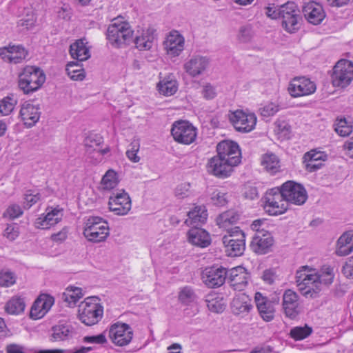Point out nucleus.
<instances>
[{
    "mask_svg": "<svg viewBox=\"0 0 353 353\" xmlns=\"http://www.w3.org/2000/svg\"><path fill=\"white\" fill-rule=\"evenodd\" d=\"M83 234L88 241H105L110 234L108 223L101 217L90 216L85 222Z\"/></svg>",
    "mask_w": 353,
    "mask_h": 353,
    "instance_id": "obj_5",
    "label": "nucleus"
},
{
    "mask_svg": "<svg viewBox=\"0 0 353 353\" xmlns=\"http://www.w3.org/2000/svg\"><path fill=\"white\" fill-rule=\"evenodd\" d=\"M227 277L234 290L242 291L248 285L250 276L243 267L238 266L228 271Z\"/></svg>",
    "mask_w": 353,
    "mask_h": 353,
    "instance_id": "obj_23",
    "label": "nucleus"
},
{
    "mask_svg": "<svg viewBox=\"0 0 353 353\" xmlns=\"http://www.w3.org/2000/svg\"><path fill=\"white\" fill-rule=\"evenodd\" d=\"M188 216L185 223L194 228L205 222L208 213L204 206H196L188 213Z\"/></svg>",
    "mask_w": 353,
    "mask_h": 353,
    "instance_id": "obj_31",
    "label": "nucleus"
},
{
    "mask_svg": "<svg viewBox=\"0 0 353 353\" xmlns=\"http://www.w3.org/2000/svg\"><path fill=\"white\" fill-rule=\"evenodd\" d=\"M78 64L71 62L67 65L66 72L69 77L74 81H81L85 78V72L82 68H77Z\"/></svg>",
    "mask_w": 353,
    "mask_h": 353,
    "instance_id": "obj_47",
    "label": "nucleus"
},
{
    "mask_svg": "<svg viewBox=\"0 0 353 353\" xmlns=\"http://www.w3.org/2000/svg\"><path fill=\"white\" fill-rule=\"evenodd\" d=\"M205 302L209 310L219 313L223 312L225 307L223 299L216 294H210L205 297Z\"/></svg>",
    "mask_w": 353,
    "mask_h": 353,
    "instance_id": "obj_40",
    "label": "nucleus"
},
{
    "mask_svg": "<svg viewBox=\"0 0 353 353\" xmlns=\"http://www.w3.org/2000/svg\"><path fill=\"white\" fill-rule=\"evenodd\" d=\"M287 203L301 205L307 199V193L303 185L292 181H288L281 186Z\"/></svg>",
    "mask_w": 353,
    "mask_h": 353,
    "instance_id": "obj_11",
    "label": "nucleus"
},
{
    "mask_svg": "<svg viewBox=\"0 0 353 353\" xmlns=\"http://www.w3.org/2000/svg\"><path fill=\"white\" fill-rule=\"evenodd\" d=\"M353 251V232L343 233L337 241L336 253L339 256L348 255Z\"/></svg>",
    "mask_w": 353,
    "mask_h": 353,
    "instance_id": "obj_32",
    "label": "nucleus"
},
{
    "mask_svg": "<svg viewBox=\"0 0 353 353\" xmlns=\"http://www.w3.org/2000/svg\"><path fill=\"white\" fill-rule=\"evenodd\" d=\"M109 209L117 215H125L131 209V199L124 190L112 193L109 198Z\"/></svg>",
    "mask_w": 353,
    "mask_h": 353,
    "instance_id": "obj_16",
    "label": "nucleus"
},
{
    "mask_svg": "<svg viewBox=\"0 0 353 353\" xmlns=\"http://www.w3.org/2000/svg\"><path fill=\"white\" fill-rule=\"evenodd\" d=\"M179 299L183 304L188 305L194 301L196 294L192 288L185 286L179 292Z\"/></svg>",
    "mask_w": 353,
    "mask_h": 353,
    "instance_id": "obj_50",
    "label": "nucleus"
},
{
    "mask_svg": "<svg viewBox=\"0 0 353 353\" xmlns=\"http://www.w3.org/2000/svg\"><path fill=\"white\" fill-rule=\"evenodd\" d=\"M231 307L235 314L248 312L252 307L251 300L245 294H239L233 299Z\"/></svg>",
    "mask_w": 353,
    "mask_h": 353,
    "instance_id": "obj_34",
    "label": "nucleus"
},
{
    "mask_svg": "<svg viewBox=\"0 0 353 353\" xmlns=\"http://www.w3.org/2000/svg\"><path fill=\"white\" fill-rule=\"evenodd\" d=\"M99 301L98 297L90 296L86 298L79 305V319L85 325H95L102 318L103 307Z\"/></svg>",
    "mask_w": 353,
    "mask_h": 353,
    "instance_id": "obj_4",
    "label": "nucleus"
},
{
    "mask_svg": "<svg viewBox=\"0 0 353 353\" xmlns=\"http://www.w3.org/2000/svg\"><path fill=\"white\" fill-rule=\"evenodd\" d=\"M211 200L214 205L218 206H223L228 202L226 194L217 190L212 193Z\"/></svg>",
    "mask_w": 353,
    "mask_h": 353,
    "instance_id": "obj_54",
    "label": "nucleus"
},
{
    "mask_svg": "<svg viewBox=\"0 0 353 353\" xmlns=\"http://www.w3.org/2000/svg\"><path fill=\"white\" fill-rule=\"evenodd\" d=\"M19 226L17 224H8L4 230L3 235L10 241L15 240L19 236Z\"/></svg>",
    "mask_w": 353,
    "mask_h": 353,
    "instance_id": "obj_55",
    "label": "nucleus"
},
{
    "mask_svg": "<svg viewBox=\"0 0 353 353\" xmlns=\"http://www.w3.org/2000/svg\"><path fill=\"white\" fill-rule=\"evenodd\" d=\"M41 111L39 105H34L30 101L21 104L19 117L27 128H32L39 120Z\"/></svg>",
    "mask_w": 353,
    "mask_h": 353,
    "instance_id": "obj_21",
    "label": "nucleus"
},
{
    "mask_svg": "<svg viewBox=\"0 0 353 353\" xmlns=\"http://www.w3.org/2000/svg\"><path fill=\"white\" fill-rule=\"evenodd\" d=\"M54 304V298L47 294L40 295L30 310V317L34 319L42 318Z\"/></svg>",
    "mask_w": 353,
    "mask_h": 353,
    "instance_id": "obj_25",
    "label": "nucleus"
},
{
    "mask_svg": "<svg viewBox=\"0 0 353 353\" xmlns=\"http://www.w3.org/2000/svg\"><path fill=\"white\" fill-rule=\"evenodd\" d=\"M36 18L32 12L27 14L25 17L21 18L17 22L19 27L23 28V29H30L34 26Z\"/></svg>",
    "mask_w": 353,
    "mask_h": 353,
    "instance_id": "obj_53",
    "label": "nucleus"
},
{
    "mask_svg": "<svg viewBox=\"0 0 353 353\" xmlns=\"http://www.w3.org/2000/svg\"><path fill=\"white\" fill-rule=\"evenodd\" d=\"M154 39V30L148 29L143 30L141 35L136 37L134 43L140 50H146L152 48Z\"/></svg>",
    "mask_w": 353,
    "mask_h": 353,
    "instance_id": "obj_36",
    "label": "nucleus"
},
{
    "mask_svg": "<svg viewBox=\"0 0 353 353\" xmlns=\"http://www.w3.org/2000/svg\"><path fill=\"white\" fill-rule=\"evenodd\" d=\"M26 303L23 298L19 296H13L6 303V311L10 314H19L24 311Z\"/></svg>",
    "mask_w": 353,
    "mask_h": 353,
    "instance_id": "obj_41",
    "label": "nucleus"
},
{
    "mask_svg": "<svg viewBox=\"0 0 353 353\" xmlns=\"http://www.w3.org/2000/svg\"><path fill=\"white\" fill-rule=\"evenodd\" d=\"M101 183L105 190H110L114 188L118 184L116 172L112 170L107 171L102 178Z\"/></svg>",
    "mask_w": 353,
    "mask_h": 353,
    "instance_id": "obj_46",
    "label": "nucleus"
},
{
    "mask_svg": "<svg viewBox=\"0 0 353 353\" xmlns=\"http://www.w3.org/2000/svg\"><path fill=\"white\" fill-rule=\"evenodd\" d=\"M334 126L336 132L341 137H347L352 131V126L347 124L345 119H337Z\"/></svg>",
    "mask_w": 353,
    "mask_h": 353,
    "instance_id": "obj_49",
    "label": "nucleus"
},
{
    "mask_svg": "<svg viewBox=\"0 0 353 353\" xmlns=\"http://www.w3.org/2000/svg\"><path fill=\"white\" fill-rule=\"evenodd\" d=\"M342 272L345 277L353 279V256L349 258L345 262Z\"/></svg>",
    "mask_w": 353,
    "mask_h": 353,
    "instance_id": "obj_64",
    "label": "nucleus"
},
{
    "mask_svg": "<svg viewBox=\"0 0 353 353\" xmlns=\"http://www.w3.org/2000/svg\"><path fill=\"white\" fill-rule=\"evenodd\" d=\"M303 13L309 23L318 25L325 17L323 7L316 3L310 2L303 8Z\"/></svg>",
    "mask_w": 353,
    "mask_h": 353,
    "instance_id": "obj_30",
    "label": "nucleus"
},
{
    "mask_svg": "<svg viewBox=\"0 0 353 353\" xmlns=\"http://www.w3.org/2000/svg\"><path fill=\"white\" fill-rule=\"evenodd\" d=\"M157 87L159 92L166 96L174 94L178 89L177 82L174 79V76L171 75L160 81Z\"/></svg>",
    "mask_w": 353,
    "mask_h": 353,
    "instance_id": "obj_39",
    "label": "nucleus"
},
{
    "mask_svg": "<svg viewBox=\"0 0 353 353\" xmlns=\"http://www.w3.org/2000/svg\"><path fill=\"white\" fill-rule=\"evenodd\" d=\"M69 233V228L63 227L60 231L53 233L50 236V239L57 243H61L66 240Z\"/></svg>",
    "mask_w": 353,
    "mask_h": 353,
    "instance_id": "obj_56",
    "label": "nucleus"
},
{
    "mask_svg": "<svg viewBox=\"0 0 353 353\" xmlns=\"http://www.w3.org/2000/svg\"><path fill=\"white\" fill-rule=\"evenodd\" d=\"M225 252L229 256H239L243 254L245 249V235L239 227L231 228L228 234L223 237Z\"/></svg>",
    "mask_w": 353,
    "mask_h": 353,
    "instance_id": "obj_8",
    "label": "nucleus"
},
{
    "mask_svg": "<svg viewBox=\"0 0 353 353\" xmlns=\"http://www.w3.org/2000/svg\"><path fill=\"white\" fill-rule=\"evenodd\" d=\"M164 47L168 54L178 56L183 50L184 38L177 32H171L164 42Z\"/></svg>",
    "mask_w": 353,
    "mask_h": 353,
    "instance_id": "obj_29",
    "label": "nucleus"
},
{
    "mask_svg": "<svg viewBox=\"0 0 353 353\" xmlns=\"http://www.w3.org/2000/svg\"><path fill=\"white\" fill-rule=\"evenodd\" d=\"M327 155L321 151H316V150H312L306 152L303 157V159L312 160V161L321 162L325 161Z\"/></svg>",
    "mask_w": 353,
    "mask_h": 353,
    "instance_id": "obj_52",
    "label": "nucleus"
},
{
    "mask_svg": "<svg viewBox=\"0 0 353 353\" xmlns=\"http://www.w3.org/2000/svg\"><path fill=\"white\" fill-rule=\"evenodd\" d=\"M131 148L128 150L126 152V156L132 162L137 163L140 160L139 157L137 156V152L139 151V145L138 143H132Z\"/></svg>",
    "mask_w": 353,
    "mask_h": 353,
    "instance_id": "obj_60",
    "label": "nucleus"
},
{
    "mask_svg": "<svg viewBox=\"0 0 353 353\" xmlns=\"http://www.w3.org/2000/svg\"><path fill=\"white\" fill-rule=\"evenodd\" d=\"M283 310L286 316L294 319L299 313V296L293 290H286L283 294Z\"/></svg>",
    "mask_w": 353,
    "mask_h": 353,
    "instance_id": "obj_24",
    "label": "nucleus"
},
{
    "mask_svg": "<svg viewBox=\"0 0 353 353\" xmlns=\"http://www.w3.org/2000/svg\"><path fill=\"white\" fill-rule=\"evenodd\" d=\"M228 117L234 128L241 132L252 131L256 123V117L254 113L246 114L241 110L230 112Z\"/></svg>",
    "mask_w": 353,
    "mask_h": 353,
    "instance_id": "obj_12",
    "label": "nucleus"
},
{
    "mask_svg": "<svg viewBox=\"0 0 353 353\" xmlns=\"http://www.w3.org/2000/svg\"><path fill=\"white\" fill-rule=\"evenodd\" d=\"M279 110V108L277 105L274 103H270L261 109V114L264 117H268L275 114Z\"/></svg>",
    "mask_w": 353,
    "mask_h": 353,
    "instance_id": "obj_59",
    "label": "nucleus"
},
{
    "mask_svg": "<svg viewBox=\"0 0 353 353\" xmlns=\"http://www.w3.org/2000/svg\"><path fill=\"white\" fill-rule=\"evenodd\" d=\"M133 30L129 23L119 17L113 19L107 30V39L115 48H121L129 43L132 39Z\"/></svg>",
    "mask_w": 353,
    "mask_h": 353,
    "instance_id": "obj_2",
    "label": "nucleus"
},
{
    "mask_svg": "<svg viewBox=\"0 0 353 353\" xmlns=\"http://www.w3.org/2000/svg\"><path fill=\"white\" fill-rule=\"evenodd\" d=\"M17 100L14 94H11L0 100V114L9 115L14 109Z\"/></svg>",
    "mask_w": 353,
    "mask_h": 353,
    "instance_id": "obj_44",
    "label": "nucleus"
},
{
    "mask_svg": "<svg viewBox=\"0 0 353 353\" xmlns=\"http://www.w3.org/2000/svg\"><path fill=\"white\" fill-rule=\"evenodd\" d=\"M275 132L282 139H289L291 126L284 120H277L275 123Z\"/></svg>",
    "mask_w": 353,
    "mask_h": 353,
    "instance_id": "obj_48",
    "label": "nucleus"
},
{
    "mask_svg": "<svg viewBox=\"0 0 353 353\" xmlns=\"http://www.w3.org/2000/svg\"><path fill=\"white\" fill-rule=\"evenodd\" d=\"M23 214V211L19 205L13 204L8 208L3 213V216L10 219H15L20 216Z\"/></svg>",
    "mask_w": 353,
    "mask_h": 353,
    "instance_id": "obj_57",
    "label": "nucleus"
},
{
    "mask_svg": "<svg viewBox=\"0 0 353 353\" xmlns=\"http://www.w3.org/2000/svg\"><path fill=\"white\" fill-rule=\"evenodd\" d=\"M316 89V84L305 77L294 78L288 87L289 93L293 97L311 94Z\"/></svg>",
    "mask_w": 353,
    "mask_h": 353,
    "instance_id": "obj_17",
    "label": "nucleus"
},
{
    "mask_svg": "<svg viewBox=\"0 0 353 353\" xmlns=\"http://www.w3.org/2000/svg\"><path fill=\"white\" fill-rule=\"evenodd\" d=\"M312 332V328L307 325L296 326L290 330V336L295 341H301L309 336Z\"/></svg>",
    "mask_w": 353,
    "mask_h": 353,
    "instance_id": "obj_45",
    "label": "nucleus"
},
{
    "mask_svg": "<svg viewBox=\"0 0 353 353\" xmlns=\"http://www.w3.org/2000/svg\"><path fill=\"white\" fill-rule=\"evenodd\" d=\"M274 243V239L270 233L267 231L256 232L250 243L251 250L258 254L268 253Z\"/></svg>",
    "mask_w": 353,
    "mask_h": 353,
    "instance_id": "obj_20",
    "label": "nucleus"
},
{
    "mask_svg": "<svg viewBox=\"0 0 353 353\" xmlns=\"http://www.w3.org/2000/svg\"><path fill=\"white\" fill-rule=\"evenodd\" d=\"M190 184L183 183L179 185L175 189V194L179 198H184L188 196L190 192Z\"/></svg>",
    "mask_w": 353,
    "mask_h": 353,
    "instance_id": "obj_63",
    "label": "nucleus"
},
{
    "mask_svg": "<svg viewBox=\"0 0 353 353\" xmlns=\"http://www.w3.org/2000/svg\"><path fill=\"white\" fill-rule=\"evenodd\" d=\"M315 276L317 277L316 281L319 283L321 288L323 285L328 286L334 281V269L330 266L324 265L319 273L315 270Z\"/></svg>",
    "mask_w": 353,
    "mask_h": 353,
    "instance_id": "obj_43",
    "label": "nucleus"
},
{
    "mask_svg": "<svg viewBox=\"0 0 353 353\" xmlns=\"http://www.w3.org/2000/svg\"><path fill=\"white\" fill-rule=\"evenodd\" d=\"M45 81V74L39 68L28 65L19 74L18 85L24 94H28L39 90Z\"/></svg>",
    "mask_w": 353,
    "mask_h": 353,
    "instance_id": "obj_3",
    "label": "nucleus"
},
{
    "mask_svg": "<svg viewBox=\"0 0 353 353\" xmlns=\"http://www.w3.org/2000/svg\"><path fill=\"white\" fill-rule=\"evenodd\" d=\"M171 134L176 142L189 145L195 141L197 132L189 121L180 120L172 124Z\"/></svg>",
    "mask_w": 353,
    "mask_h": 353,
    "instance_id": "obj_10",
    "label": "nucleus"
},
{
    "mask_svg": "<svg viewBox=\"0 0 353 353\" xmlns=\"http://www.w3.org/2000/svg\"><path fill=\"white\" fill-rule=\"evenodd\" d=\"M315 276V269L303 265L296 272L295 281L298 290L305 298L315 299L322 290Z\"/></svg>",
    "mask_w": 353,
    "mask_h": 353,
    "instance_id": "obj_1",
    "label": "nucleus"
},
{
    "mask_svg": "<svg viewBox=\"0 0 353 353\" xmlns=\"http://www.w3.org/2000/svg\"><path fill=\"white\" fill-rule=\"evenodd\" d=\"M236 165L216 155L210 159L208 172L219 178L224 179L231 174L233 168Z\"/></svg>",
    "mask_w": 353,
    "mask_h": 353,
    "instance_id": "obj_18",
    "label": "nucleus"
},
{
    "mask_svg": "<svg viewBox=\"0 0 353 353\" xmlns=\"http://www.w3.org/2000/svg\"><path fill=\"white\" fill-rule=\"evenodd\" d=\"M83 341L84 343L103 345L107 343V339L103 332L96 336H86L83 337Z\"/></svg>",
    "mask_w": 353,
    "mask_h": 353,
    "instance_id": "obj_58",
    "label": "nucleus"
},
{
    "mask_svg": "<svg viewBox=\"0 0 353 353\" xmlns=\"http://www.w3.org/2000/svg\"><path fill=\"white\" fill-rule=\"evenodd\" d=\"M210 59L207 57L196 55L192 57L183 65L185 72L192 77L201 75L209 67Z\"/></svg>",
    "mask_w": 353,
    "mask_h": 353,
    "instance_id": "obj_22",
    "label": "nucleus"
},
{
    "mask_svg": "<svg viewBox=\"0 0 353 353\" xmlns=\"http://www.w3.org/2000/svg\"><path fill=\"white\" fill-rule=\"evenodd\" d=\"M239 218L240 215L237 212L228 210L221 214L217 218L216 221L219 228L226 229L229 231L230 229H228V228L230 225L236 223Z\"/></svg>",
    "mask_w": 353,
    "mask_h": 353,
    "instance_id": "obj_37",
    "label": "nucleus"
},
{
    "mask_svg": "<svg viewBox=\"0 0 353 353\" xmlns=\"http://www.w3.org/2000/svg\"><path fill=\"white\" fill-rule=\"evenodd\" d=\"M82 290L77 287H68L62 294V299L68 303V306H74L82 297Z\"/></svg>",
    "mask_w": 353,
    "mask_h": 353,
    "instance_id": "obj_42",
    "label": "nucleus"
},
{
    "mask_svg": "<svg viewBox=\"0 0 353 353\" xmlns=\"http://www.w3.org/2000/svg\"><path fill=\"white\" fill-rule=\"evenodd\" d=\"M281 26L290 34H294L301 28L303 17L297 5L288 1L281 5Z\"/></svg>",
    "mask_w": 353,
    "mask_h": 353,
    "instance_id": "obj_6",
    "label": "nucleus"
},
{
    "mask_svg": "<svg viewBox=\"0 0 353 353\" xmlns=\"http://www.w3.org/2000/svg\"><path fill=\"white\" fill-rule=\"evenodd\" d=\"M228 271L223 267H208L202 272V280L209 288L221 286L227 278Z\"/></svg>",
    "mask_w": 353,
    "mask_h": 353,
    "instance_id": "obj_15",
    "label": "nucleus"
},
{
    "mask_svg": "<svg viewBox=\"0 0 353 353\" xmlns=\"http://www.w3.org/2000/svg\"><path fill=\"white\" fill-rule=\"evenodd\" d=\"M27 52L21 46H9L0 49V57L5 61L10 63H18L23 60Z\"/></svg>",
    "mask_w": 353,
    "mask_h": 353,
    "instance_id": "obj_26",
    "label": "nucleus"
},
{
    "mask_svg": "<svg viewBox=\"0 0 353 353\" xmlns=\"http://www.w3.org/2000/svg\"><path fill=\"white\" fill-rule=\"evenodd\" d=\"M52 339L51 340L55 341H61L68 340L72 336L73 328L71 325L59 322L57 325L52 327Z\"/></svg>",
    "mask_w": 353,
    "mask_h": 353,
    "instance_id": "obj_33",
    "label": "nucleus"
},
{
    "mask_svg": "<svg viewBox=\"0 0 353 353\" xmlns=\"http://www.w3.org/2000/svg\"><path fill=\"white\" fill-rule=\"evenodd\" d=\"M264 209L270 215L283 214L288 210V204L281 187L268 190L264 196Z\"/></svg>",
    "mask_w": 353,
    "mask_h": 353,
    "instance_id": "obj_7",
    "label": "nucleus"
},
{
    "mask_svg": "<svg viewBox=\"0 0 353 353\" xmlns=\"http://www.w3.org/2000/svg\"><path fill=\"white\" fill-rule=\"evenodd\" d=\"M70 54L73 59L80 61L87 60L90 57L89 48L83 39L77 40L70 45Z\"/></svg>",
    "mask_w": 353,
    "mask_h": 353,
    "instance_id": "obj_35",
    "label": "nucleus"
},
{
    "mask_svg": "<svg viewBox=\"0 0 353 353\" xmlns=\"http://www.w3.org/2000/svg\"><path fill=\"white\" fill-rule=\"evenodd\" d=\"M188 241L193 245L204 248L211 243L210 234L205 230L194 227L189 230L188 232Z\"/></svg>",
    "mask_w": 353,
    "mask_h": 353,
    "instance_id": "obj_27",
    "label": "nucleus"
},
{
    "mask_svg": "<svg viewBox=\"0 0 353 353\" xmlns=\"http://www.w3.org/2000/svg\"><path fill=\"white\" fill-rule=\"evenodd\" d=\"M16 282L14 274L9 271L0 272V285L2 287H10Z\"/></svg>",
    "mask_w": 353,
    "mask_h": 353,
    "instance_id": "obj_51",
    "label": "nucleus"
},
{
    "mask_svg": "<svg viewBox=\"0 0 353 353\" xmlns=\"http://www.w3.org/2000/svg\"><path fill=\"white\" fill-rule=\"evenodd\" d=\"M217 155L223 159L239 165L241 159L239 145L232 141H221L216 146Z\"/></svg>",
    "mask_w": 353,
    "mask_h": 353,
    "instance_id": "obj_14",
    "label": "nucleus"
},
{
    "mask_svg": "<svg viewBox=\"0 0 353 353\" xmlns=\"http://www.w3.org/2000/svg\"><path fill=\"white\" fill-rule=\"evenodd\" d=\"M254 298L256 307L263 319L267 322L272 321L274 316V307L272 303L260 292H256Z\"/></svg>",
    "mask_w": 353,
    "mask_h": 353,
    "instance_id": "obj_28",
    "label": "nucleus"
},
{
    "mask_svg": "<svg viewBox=\"0 0 353 353\" xmlns=\"http://www.w3.org/2000/svg\"><path fill=\"white\" fill-rule=\"evenodd\" d=\"M332 82L335 87L345 88L353 79V63L350 61L341 59L333 68Z\"/></svg>",
    "mask_w": 353,
    "mask_h": 353,
    "instance_id": "obj_9",
    "label": "nucleus"
},
{
    "mask_svg": "<svg viewBox=\"0 0 353 353\" xmlns=\"http://www.w3.org/2000/svg\"><path fill=\"white\" fill-rule=\"evenodd\" d=\"M261 164L270 174H274L280 170L279 158L273 153H266L263 155Z\"/></svg>",
    "mask_w": 353,
    "mask_h": 353,
    "instance_id": "obj_38",
    "label": "nucleus"
},
{
    "mask_svg": "<svg viewBox=\"0 0 353 353\" xmlns=\"http://www.w3.org/2000/svg\"><path fill=\"white\" fill-rule=\"evenodd\" d=\"M46 211V214H41L36 219L34 223L36 228L48 229L59 223L63 219V209L59 206L48 207Z\"/></svg>",
    "mask_w": 353,
    "mask_h": 353,
    "instance_id": "obj_19",
    "label": "nucleus"
},
{
    "mask_svg": "<svg viewBox=\"0 0 353 353\" xmlns=\"http://www.w3.org/2000/svg\"><path fill=\"white\" fill-rule=\"evenodd\" d=\"M277 278L276 271L275 269L270 268L265 270L262 276V279L268 284H272Z\"/></svg>",
    "mask_w": 353,
    "mask_h": 353,
    "instance_id": "obj_62",
    "label": "nucleus"
},
{
    "mask_svg": "<svg viewBox=\"0 0 353 353\" xmlns=\"http://www.w3.org/2000/svg\"><path fill=\"white\" fill-rule=\"evenodd\" d=\"M112 342L118 346H125L130 343L133 337V332L126 323H114L109 330Z\"/></svg>",
    "mask_w": 353,
    "mask_h": 353,
    "instance_id": "obj_13",
    "label": "nucleus"
},
{
    "mask_svg": "<svg viewBox=\"0 0 353 353\" xmlns=\"http://www.w3.org/2000/svg\"><path fill=\"white\" fill-rule=\"evenodd\" d=\"M265 14L269 18L272 19L280 18L281 15V6L278 7L273 4L272 6L266 7Z\"/></svg>",
    "mask_w": 353,
    "mask_h": 353,
    "instance_id": "obj_61",
    "label": "nucleus"
}]
</instances>
